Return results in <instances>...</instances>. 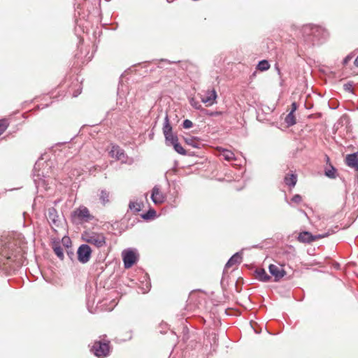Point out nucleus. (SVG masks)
Here are the masks:
<instances>
[{
	"label": "nucleus",
	"mask_w": 358,
	"mask_h": 358,
	"mask_svg": "<svg viewBox=\"0 0 358 358\" xmlns=\"http://www.w3.org/2000/svg\"><path fill=\"white\" fill-rule=\"evenodd\" d=\"M77 255L78 261L82 264H86L91 257V248L87 244H82L78 249Z\"/></svg>",
	"instance_id": "nucleus-6"
},
{
	"label": "nucleus",
	"mask_w": 358,
	"mask_h": 358,
	"mask_svg": "<svg viewBox=\"0 0 358 358\" xmlns=\"http://www.w3.org/2000/svg\"><path fill=\"white\" fill-rule=\"evenodd\" d=\"M343 88L347 92H352V85L351 83H347L344 84Z\"/></svg>",
	"instance_id": "nucleus-36"
},
{
	"label": "nucleus",
	"mask_w": 358,
	"mask_h": 358,
	"mask_svg": "<svg viewBox=\"0 0 358 358\" xmlns=\"http://www.w3.org/2000/svg\"><path fill=\"white\" fill-rule=\"evenodd\" d=\"M83 240L96 248L104 247L106 244V238L103 234L96 232H86L83 235Z\"/></svg>",
	"instance_id": "nucleus-3"
},
{
	"label": "nucleus",
	"mask_w": 358,
	"mask_h": 358,
	"mask_svg": "<svg viewBox=\"0 0 358 358\" xmlns=\"http://www.w3.org/2000/svg\"><path fill=\"white\" fill-rule=\"evenodd\" d=\"M110 347L108 343L101 341H94L91 351L99 358H103L108 355Z\"/></svg>",
	"instance_id": "nucleus-4"
},
{
	"label": "nucleus",
	"mask_w": 358,
	"mask_h": 358,
	"mask_svg": "<svg viewBox=\"0 0 358 358\" xmlns=\"http://www.w3.org/2000/svg\"><path fill=\"white\" fill-rule=\"evenodd\" d=\"M193 126V123L189 120H185L182 122V127L185 129H190Z\"/></svg>",
	"instance_id": "nucleus-32"
},
{
	"label": "nucleus",
	"mask_w": 358,
	"mask_h": 358,
	"mask_svg": "<svg viewBox=\"0 0 358 358\" xmlns=\"http://www.w3.org/2000/svg\"><path fill=\"white\" fill-rule=\"evenodd\" d=\"M174 150L178 152V154H180L182 155H185L187 154L185 149L183 148V147L179 143H175L173 145Z\"/></svg>",
	"instance_id": "nucleus-28"
},
{
	"label": "nucleus",
	"mask_w": 358,
	"mask_h": 358,
	"mask_svg": "<svg viewBox=\"0 0 358 358\" xmlns=\"http://www.w3.org/2000/svg\"><path fill=\"white\" fill-rule=\"evenodd\" d=\"M346 164L358 171V152L348 155L345 158Z\"/></svg>",
	"instance_id": "nucleus-14"
},
{
	"label": "nucleus",
	"mask_w": 358,
	"mask_h": 358,
	"mask_svg": "<svg viewBox=\"0 0 358 358\" xmlns=\"http://www.w3.org/2000/svg\"><path fill=\"white\" fill-rule=\"evenodd\" d=\"M285 122L288 127L294 125L296 123L294 114L292 113H289L285 118Z\"/></svg>",
	"instance_id": "nucleus-23"
},
{
	"label": "nucleus",
	"mask_w": 358,
	"mask_h": 358,
	"mask_svg": "<svg viewBox=\"0 0 358 358\" xmlns=\"http://www.w3.org/2000/svg\"><path fill=\"white\" fill-rule=\"evenodd\" d=\"M270 273L274 277V281L277 282L282 279L285 275L286 271L281 266L270 264L268 266Z\"/></svg>",
	"instance_id": "nucleus-11"
},
{
	"label": "nucleus",
	"mask_w": 358,
	"mask_h": 358,
	"mask_svg": "<svg viewBox=\"0 0 358 358\" xmlns=\"http://www.w3.org/2000/svg\"><path fill=\"white\" fill-rule=\"evenodd\" d=\"M242 260V253L241 252H236L227 262L224 269H227L232 266L240 264Z\"/></svg>",
	"instance_id": "nucleus-17"
},
{
	"label": "nucleus",
	"mask_w": 358,
	"mask_h": 358,
	"mask_svg": "<svg viewBox=\"0 0 358 358\" xmlns=\"http://www.w3.org/2000/svg\"><path fill=\"white\" fill-rule=\"evenodd\" d=\"M192 106L193 107H194L196 109H199V108L201 107V106L199 104H197V103H191Z\"/></svg>",
	"instance_id": "nucleus-40"
},
{
	"label": "nucleus",
	"mask_w": 358,
	"mask_h": 358,
	"mask_svg": "<svg viewBox=\"0 0 358 358\" xmlns=\"http://www.w3.org/2000/svg\"><path fill=\"white\" fill-rule=\"evenodd\" d=\"M301 200H302V197L299 194H295L292 198V201L294 203H300L301 201Z\"/></svg>",
	"instance_id": "nucleus-34"
},
{
	"label": "nucleus",
	"mask_w": 358,
	"mask_h": 358,
	"mask_svg": "<svg viewBox=\"0 0 358 358\" xmlns=\"http://www.w3.org/2000/svg\"><path fill=\"white\" fill-rule=\"evenodd\" d=\"M178 143V136H174L173 138V140H172L171 141L169 142V143L167 145L169 146H173V145H175V143Z\"/></svg>",
	"instance_id": "nucleus-38"
},
{
	"label": "nucleus",
	"mask_w": 358,
	"mask_h": 358,
	"mask_svg": "<svg viewBox=\"0 0 358 358\" xmlns=\"http://www.w3.org/2000/svg\"><path fill=\"white\" fill-rule=\"evenodd\" d=\"M150 286V285L147 286L148 290L149 289Z\"/></svg>",
	"instance_id": "nucleus-45"
},
{
	"label": "nucleus",
	"mask_w": 358,
	"mask_h": 358,
	"mask_svg": "<svg viewBox=\"0 0 358 358\" xmlns=\"http://www.w3.org/2000/svg\"><path fill=\"white\" fill-rule=\"evenodd\" d=\"M33 179L38 189L40 187L44 188L45 189H48L49 181L46 179V176L43 174V172L41 173L40 171L37 169V164H35L33 170Z\"/></svg>",
	"instance_id": "nucleus-5"
},
{
	"label": "nucleus",
	"mask_w": 358,
	"mask_h": 358,
	"mask_svg": "<svg viewBox=\"0 0 358 358\" xmlns=\"http://www.w3.org/2000/svg\"><path fill=\"white\" fill-rule=\"evenodd\" d=\"M256 278L262 282H268L271 277L266 273L264 268H258L255 271Z\"/></svg>",
	"instance_id": "nucleus-18"
},
{
	"label": "nucleus",
	"mask_w": 358,
	"mask_h": 358,
	"mask_svg": "<svg viewBox=\"0 0 358 358\" xmlns=\"http://www.w3.org/2000/svg\"><path fill=\"white\" fill-rule=\"evenodd\" d=\"M327 236H328V234L313 235L311 233L305 231L301 232L299 234L298 240H299V241H300L301 243H310L315 241L318 239L324 238Z\"/></svg>",
	"instance_id": "nucleus-7"
},
{
	"label": "nucleus",
	"mask_w": 358,
	"mask_h": 358,
	"mask_svg": "<svg viewBox=\"0 0 358 358\" xmlns=\"http://www.w3.org/2000/svg\"><path fill=\"white\" fill-rule=\"evenodd\" d=\"M122 258L126 268L131 267L137 259L136 253L132 250H124L122 252Z\"/></svg>",
	"instance_id": "nucleus-10"
},
{
	"label": "nucleus",
	"mask_w": 358,
	"mask_h": 358,
	"mask_svg": "<svg viewBox=\"0 0 358 358\" xmlns=\"http://www.w3.org/2000/svg\"><path fill=\"white\" fill-rule=\"evenodd\" d=\"M336 169L331 166V169L325 171V176L329 178H336Z\"/></svg>",
	"instance_id": "nucleus-30"
},
{
	"label": "nucleus",
	"mask_w": 358,
	"mask_h": 358,
	"mask_svg": "<svg viewBox=\"0 0 358 358\" xmlns=\"http://www.w3.org/2000/svg\"><path fill=\"white\" fill-rule=\"evenodd\" d=\"M270 68V64L268 62L266 59H263L259 62L257 69L261 71H264L268 70Z\"/></svg>",
	"instance_id": "nucleus-24"
},
{
	"label": "nucleus",
	"mask_w": 358,
	"mask_h": 358,
	"mask_svg": "<svg viewBox=\"0 0 358 358\" xmlns=\"http://www.w3.org/2000/svg\"><path fill=\"white\" fill-rule=\"evenodd\" d=\"M164 194L160 191L159 187L155 185L152 189L151 199L155 205H159L165 201Z\"/></svg>",
	"instance_id": "nucleus-12"
},
{
	"label": "nucleus",
	"mask_w": 358,
	"mask_h": 358,
	"mask_svg": "<svg viewBox=\"0 0 358 358\" xmlns=\"http://www.w3.org/2000/svg\"><path fill=\"white\" fill-rule=\"evenodd\" d=\"M109 155L111 157L115 158L117 160H120L122 162H126L127 155L123 149L116 145H113L109 152Z\"/></svg>",
	"instance_id": "nucleus-9"
},
{
	"label": "nucleus",
	"mask_w": 358,
	"mask_h": 358,
	"mask_svg": "<svg viewBox=\"0 0 358 358\" xmlns=\"http://www.w3.org/2000/svg\"><path fill=\"white\" fill-rule=\"evenodd\" d=\"M176 136V135L173 134V133L169 134V135H167V136H165L166 144L168 145L170 141L173 140V138Z\"/></svg>",
	"instance_id": "nucleus-35"
},
{
	"label": "nucleus",
	"mask_w": 358,
	"mask_h": 358,
	"mask_svg": "<svg viewBox=\"0 0 358 358\" xmlns=\"http://www.w3.org/2000/svg\"><path fill=\"white\" fill-rule=\"evenodd\" d=\"M109 197H110L109 192L106 191V189H101L100 191L99 200L103 205H106V203H108L110 201Z\"/></svg>",
	"instance_id": "nucleus-21"
},
{
	"label": "nucleus",
	"mask_w": 358,
	"mask_h": 358,
	"mask_svg": "<svg viewBox=\"0 0 358 358\" xmlns=\"http://www.w3.org/2000/svg\"><path fill=\"white\" fill-rule=\"evenodd\" d=\"M277 70H278V74L280 75V69L278 68V69H277Z\"/></svg>",
	"instance_id": "nucleus-44"
},
{
	"label": "nucleus",
	"mask_w": 358,
	"mask_h": 358,
	"mask_svg": "<svg viewBox=\"0 0 358 358\" xmlns=\"http://www.w3.org/2000/svg\"><path fill=\"white\" fill-rule=\"evenodd\" d=\"M354 64H355V66L358 67V56L356 57V59L354 62Z\"/></svg>",
	"instance_id": "nucleus-43"
},
{
	"label": "nucleus",
	"mask_w": 358,
	"mask_h": 358,
	"mask_svg": "<svg viewBox=\"0 0 358 358\" xmlns=\"http://www.w3.org/2000/svg\"><path fill=\"white\" fill-rule=\"evenodd\" d=\"M117 106L120 111H125L127 108V102L124 97L119 96L117 100Z\"/></svg>",
	"instance_id": "nucleus-22"
},
{
	"label": "nucleus",
	"mask_w": 358,
	"mask_h": 358,
	"mask_svg": "<svg viewBox=\"0 0 358 358\" xmlns=\"http://www.w3.org/2000/svg\"><path fill=\"white\" fill-rule=\"evenodd\" d=\"M220 114V112H212L209 115H211V116H214V115H218Z\"/></svg>",
	"instance_id": "nucleus-41"
},
{
	"label": "nucleus",
	"mask_w": 358,
	"mask_h": 358,
	"mask_svg": "<svg viewBox=\"0 0 358 358\" xmlns=\"http://www.w3.org/2000/svg\"><path fill=\"white\" fill-rule=\"evenodd\" d=\"M354 57L355 55L353 53H350L348 55H347L343 61V64L346 65Z\"/></svg>",
	"instance_id": "nucleus-33"
},
{
	"label": "nucleus",
	"mask_w": 358,
	"mask_h": 358,
	"mask_svg": "<svg viewBox=\"0 0 358 358\" xmlns=\"http://www.w3.org/2000/svg\"><path fill=\"white\" fill-rule=\"evenodd\" d=\"M297 182V176L295 174L287 175L285 177V182L289 187H294Z\"/></svg>",
	"instance_id": "nucleus-19"
},
{
	"label": "nucleus",
	"mask_w": 358,
	"mask_h": 358,
	"mask_svg": "<svg viewBox=\"0 0 358 358\" xmlns=\"http://www.w3.org/2000/svg\"><path fill=\"white\" fill-rule=\"evenodd\" d=\"M304 41L308 45H316L323 43L327 37V31L320 26L307 25L303 27Z\"/></svg>",
	"instance_id": "nucleus-2"
},
{
	"label": "nucleus",
	"mask_w": 358,
	"mask_h": 358,
	"mask_svg": "<svg viewBox=\"0 0 358 358\" xmlns=\"http://www.w3.org/2000/svg\"><path fill=\"white\" fill-rule=\"evenodd\" d=\"M20 249L17 247L16 243L10 239L0 241V267L8 266L10 268H14L13 263L17 266L21 264L18 259Z\"/></svg>",
	"instance_id": "nucleus-1"
},
{
	"label": "nucleus",
	"mask_w": 358,
	"mask_h": 358,
	"mask_svg": "<svg viewBox=\"0 0 358 358\" xmlns=\"http://www.w3.org/2000/svg\"><path fill=\"white\" fill-rule=\"evenodd\" d=\"M129 207L131 210H134L136 213L139 212L141 208V204L137 202H134V201H130L129 204Z\"/></svg>",
	"instance_id": "nucleus-29"
},
{
	"label": "nucleus",
	"mask_w": 358,
	"mask_h": 358,
	"mask_svg": "<svg viewBox=\"0 0 358 358\" xmlns=\"http://www.w3.org/2000/svg\"><path fill=\"white\" fill-rule=\"evenodd\" d=\"M80 93H81V90H76V91H75V92H73V96L74 97H76V96H78Z\"/></svg>",
	"instance_id": "nucleus-39"
},
{
	"label": "nucleus",
	"mask_w": 358,
	"mask_h": 358,
	"mask_svg": "<svg viewBox=\"0 0 358 358\" xmlns=\"http://www.w3.org/2000/svg\"><path fill=\"white\" fill-rule=\"evenodd\" d=\"M187 144L192 146L193 148H198V143L194 137H186L184 138Z\"/></svg>",
	"instance_id": "nucleus-27"
},
{
	"label": "nucleus",
	"mask_w": 358,
	"mask_h": 358,
	"mask_svg": "<svg viewBox=\"0 0 358 358\" xmlns=\"http://www.w3.org/2000/svg\"><path fill=\"white\" fill-rule=\"evenodd\" d=\"M53 250L55 253V255L61 259L62 260L64 257V252H63V248L60 245H53Z\"/></svg>",
	"instance_id": "nucleus-25"
},
{
	"label": "nucleus",
	"mask_w": 358,
	"mask_h": 358,
	"mask_svg": "<svg viewBox=\"0 0 358 358\" xmlns=\"http://www.w3.org/2000/svg\"><path fill=\"white\" fill-rule=\"evenodd\" d=\"M217 98L216 91L213 89L207 90L205 94L201 97V101L206 103L208 106H212Z\"/></svg>",
	"instance_id": "nucleus-13"
},
{
	"label": "nucleus",
	"mask_w": 358,
	"mask_h": 358,
	"mask_svg": "<svg viewBox=\"0 0 358 358\" xmlns=\"http://www.w3.org/2000/svg\"><path fill=\"white\" fill-rule=\"evenodd\" d=\"M47 220L50 223L51 227L55 229V227L59 226V219L57 210L54 207L49 208L48 210Z\"/></svg>",
	"instance_id": "nucleus-8"
},
{
	"label": "nucleus",
	"mask_w": 358,
	"mask_h": 358,
	"mask_svg": "<svg viewBox=\"0 0 358 358\" xmlns=\"http://www.w3.org/2000/svg\"><path fill=\"white\" fill-rule=\"evenodd\" d=\"M156 214V211L154 209H150L146 213L142 215V217L144 220H149L153 217Z\"/></svg>",
	"instance_id": "nucleus-31"
},
{
	"label": "nucleus",
	"mask_w": 358,
	"mask_h": 358,
	"mask_svg": "<svg viewBox=\"0 0 358 358\" xmlns=\"http://www.w3.org/2000/svg\"><path fill=\"white\" fill-rule=\"evenodd\" d=\"M163 133L164 136L169 135V134L172 133V127L169 122V119L168 115H166L164 118V125H163Z\"/></svg>",
	"instance_id": "nucleus-20"
},
{
	"label": "nucleus",
	"mask_w": 358,
	"mask_h": 358,
	"mask_svg": "<svg viewBox=\"0 0 358 358\" xmlns=\"http://www.w3.org/2000/svg\"><path fill=\"white\" fill-rule=\"evenodd\" d=\"M291 107H292V109L289 113H294V112L296 110V109L298 108V105L296 102H293L291 105Z\"/></svg>",
	"instance_id": "nucleus-37"
},
{
	"label": "nucleus",
	"mask_w": 358,
	"mask_h": 358,
	"mask_svg": "<svg viewBox=\"0 0 358 358\" xmlns=\"http://www.w3.org/2000/svg\"><path fill=\"white\" fill-rule=\"evenodd\" d=\"M73 215L80 220H88L90 219L91 215L90 211L86 207H81L73 212Z\"/></svg>",
	"instance_id": "nucleus-15"
},
{
	"label": "nucleus",
	"mask_w": 358,
	"mask_h": 358,
	"mask_svg": "<svg viewBox=\"0 0 358 358\" xmlns=\"http://www.w3.org/2000/svg\"><path fill=\"white\" fill-rule=\"evenodd\" d=\"M9 122L7 119L0 120V135H1L8 127Z\"/></svg>",
	"instance_id": "nucleus-26"
},
{
	"label": "nucleus",
	"mask_w": 358,
	"mask_h": 358,
	"mask_svg": "<svg viewBox=\"0 0 358 358\" xmlns=\"http://www.w3.org/2000/svg\"><path fill=\"white\" fill-rule=\"evenodd\" d=\"M216 150L219 152V155L222 156L224 160L231 161L235 159V155L232 151L222 147H217Z\"/></svg>",
	"instance_id": "nucleus-16"
},
{
	"label": "nucleus",
	"mask_w": 358,
	"mask_h": 358,
	"mask_svg": "<svg viewBox=\"0 0 358 358\" xmlns=\"http://www.w3.org/2000/svg\"><path fill=\"white\" fill-rule=\"evenodd\" d=\"M63 242H64V244H66V245H67V243H68L69 242H70V239H69V238H63Z\"/></svg>",
	"instance_id": "nucleus-42"
}]
</instances>
